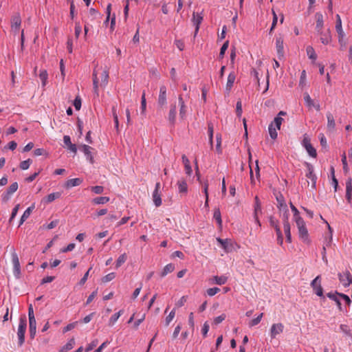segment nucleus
I'll return each mask as SVG.
<instances>
[{
  "mask_svg": "<svg viewBox=\"0 0 352 352\" xmlns=\"http://www.w3.org/2000/svg\"><path fill=\"white\" fill-rule=\"evenodd\" d=\"M295 222L298 228L300 239L305 243H309L310 240L305 222L302 218H298V220L295 221Z\"/></svg>",
  "mask_w": 352,
  "mask_h": 352,
  "instance_id": "obj_1",
  "label": "nucleus"
},
{
  "mask_svg": "<svg viewBox=\"0 0 352 352\" xmlns=\"http://www.w3.org/2000/svg\"><path fill=\"white\" fill-rule=\"evenodd\" d=\"M27 327V319L25 315H23L19 318V324L17 331V336L19 339V345L22 346L25 342V333Z\"/></svg>",
  "mask_w": 352,
  "mask_h": 352,
  "instance_id": "obj_2",
  "label": "nucleus"
},
{
  "mask_svg": "<svg viewBox=\"0 0 352 352\" xmlns=\"http://www.w3.org/2000/svg\"><path fill=\"white\" fill-rule=\"evenodd\" d=\"M217 241L226 252H232L236 249V247L237 246L236 243H235L231 239H222L221 238H217Z\"/></svg>",
  "mask_w": 352,
  "mask_h": 352,
  "instance_id": "obj_3",
  "label": "nucleus"
},
{
  "mask_svg": "<svg viewBox=\"0 0 352 352\" xmlns=\"http://www.w3.org/2000/svg\"><path fill=\"white\" fill-rule=\"evenodd\" d=\"M305 166L307 167V173L305 176L307 177V179H309L311 181V188L313 190H315L316 188L317 176L314 173V168L310 163L308 162H305Z\"/></svg>",
  "mask_w": 352,
  "mask_h": 352,
  "instance_id": "obj_4",
  "label": "nucleus"
},
{
  "mask_svg": "<svg viewBox=\"0 0 352 352\" xmlns=\"http://www.w3.org/2000/svg\"><path fill=\"white\" fill-rule=\"evenodd\" d=\"M338 276L340 283L344 287H348L352 285V275L349 270L338 273Z\"/></svg>",
  "mask_w": 352,
  "mask_h": 352,
  "instance_id": "obj_5",
  "label": "nucleus"
},
{
  "mask_svg": "<svg viewBox=\"0 0 352 352\" xmlns=\"http://www.w3.org/2000/svg\"><path fill=\"white\" fill-rule=\"evenodd\" d=\"M311 287H312L314 293L320 296L323 297V289L321 286V276L320 275L317 276L311 282L310 284Z\"/></svg>",
  "mask_w": 352,
  "mask_h": 352,
  "instance_id": "obj_6",
  "label": "nucleus"
},
{
  "mask_svg": "<svg viewBox=\"0 0 352 352\" xmlns=\"http://www.w3.org/2000/svg\"><path fill=\"white\" fill-rule=\"evenodd\" d=\"M12 262L13 264V272L16 277L19 278L21 274L19 259L14 248H12Z\"/></svg>",
  "mask_w": 352,
  "mask_h": 352,
  "instance_id": "obj_7",
  "label": "nucleus"
},
{
  "mask_svg": "<svg viewBox=\"0 0 352 352\" xmlns=\"http://www.w3.org/2000/svg\"><path fill=\"white\" fill-rule=\"evenodd\" d=\"M284 38L281 34H278L276 37V48L278 58H282L284 56Z\"/></svg>",
  "mask_w": 352,
  "mask_h": 352,
  "instance_id": "obj_8",
  "label": "nucleus"
},
{
  "mask_svg": "<svg viewBox=\"0 0 352 352\" xmlns=\"http://www.w3.org/2000/svg\"><path fill=\"white\" fill-rule=\"evenodd\" d=\"M79 149L85 154L86 159L91 163L93 164L94 162V156L92 154V151L94 150L92 147L86 145L82 144L79 146Z\"/></svg>",
  "mask_w": 352,
  "mask_h": 352,
  "instance_id": "obj_9",
  "label": "nucleus"
},
{
  "mask_svg": "<svg viewBox=\"0 0 352 352\" xmlns=\"http://www.w3.org/2000/svg\"><path fill=\"white\" fill-rule=\"evenodd\" d=\"M279 210L282 215V219L283 221V227L285 226V224L290 225L289 223V212L287 204L285 203H280L279 206Z\"/></svg>",
  "mask_w": 352,
  "mask_h": 352,
  "instance_id": "obj_10",
  "label": "nucleus"
},
{
  "mask_svg": "<svg viewBox=\"0 0 352 352\" xmlns=\"http://www.w3.org/2000/svg\"><path fill=\"white\" fill-rule=\"evenodd\" d=\"M336 30L338 34V42L342 43L343 38L344 37V32L342 30V20L339 14H336Z\"/></svg>",
  "mask_w": 352,
  "mask_h": 352,
  "instance_id": "obj_11",
  "label": "nucleus"
},
{
  "mask_svg": "<svg viewBox=\"0 0 352 352\" xmlns=\"http://www.w3.org/2000/svg\"><path fill=\"white\" fill-rule=\"evenodd\" d=\"M160 182L156 183L155 190L153 192V201L156 207H159L162 205V199L160 193Z\"/></svg>",
  "mask_w": 352,
  "mask_h": 352,
  "instance_id": "obj_12",
  "label": "nucleus"
},
{
  "mask_svg": "<svg viewBox=\"0 0 352 352\" xmlns=\"http://www.w3.org/2000/svg\"><path fill=\"white\" fill-rule=\"evenodd\" d=\"M284 329V325L280 323L273 324L270 329V336L272 338H275L276 336L283 333Z\"/></svg>",
  "mask_w": 352,
  "mask_h": 352,
  "instance_id": "obj_13",
  "label": "nucleus"
},
{
  "mask_svg": "<svg viewBox=\"0 0 352 352\" xmlns=\"http://www.w3.org/2000/svg\"><path fill=\"white\" fill-rule=\"evenodd\" d=\"M21 24V16L19 13H16L11 19V28L14 32H18Z\"/></svg>",
  "mask_w": 352,
  "mask_h": 352,
  "instance_id": "obj_14",
  "label": "nucleus"
},
{
  "mask_svg": "<svg viewBox=\"0 0 352 352\" xmlns=\"http://www.w3.org/2000/svg\"><path fill=\"white\" fill-rule=\"evenodd\" d=\"M258 213H261V206L258 197H256L253 217L254 221L257 224L258 227H261V225L258 217Z\"/></svg>",
  "mask_w": 352,
  "mask_h": 352,
  "instance_id": "obj_15",
  "label": "nucleus"
},
{
  "mask_svg": "<svg viewBox=\"0 0 352 352\" xmlns=\"http://www.w3.org/2000/svg\"><path fill=\"white\" fill-rule=\"evenodd\" d=\"M157 102L161 107H163L166 104V87L164 85L161 86L160 88Z\"/></svg>",
  "mask_w": 352,
  "mask_h": 352,
  "instance_id": "obj_16",
  "label": "nucleus"
},
{
  "mask_svg": "<svg viewBox=\"0 0 352 352\" xmlns=\"http://www.w3.org/2000/svg\"><path fill=\"white\" fill-rule=\"evenodd\" d=\"M327 129L329 131H333L336 128V122H335L333 116L332 115L331 113L328 112L327 113Z\"/></svg>",
  "mask_w": 352,
  "mask_h": 352,
  "instance_id": "obj_17",
  "label": "nucleus"
},
{
  "mask_svg": "<svg viewBox=\"0 0 352 352\" xmlns=\"http://www.w3.org/2000/svg\"><path fill=\"white\" fill-rule=\"evenodd\" d=\"M318 33L320 34V41L323 44L327 45L331 42V36L329 30H327L325 32H322L321 30Z\"/></svg>",
  "mask_w": 352,
  "mask_h": 352,
  "instance_id": "obj_18",
  "label": "nucleus"
},
{
  "mask_svg": "<svg viewBox=\"0 0 352 352\" xmlns=\"http://www.w3.org/2000/svg\"><path fill=\"white\" fill-rule=\"evenodd\" d=\"M235 79L236 76L234 72H230L228 76V80L226 87V89L228 92H229L231 90L232 87H233Z\"/></svg>",
  "mask_w": 352,
  "mask_h": 352,
  "instance_id": "obj_19",
  "label": "nucleus"
},
{
  "mask_svg": "<svg viewBox=\"0 0 352 352\" xmlns=\"http://www.w3.org/2000/svg\"><path fill=\"white\" fill-rule=\"evenodd\" d=\"M176 105L172 104L170 106V109L168 113V119L171 124H174L175 123L176 120Z\"/></svg>",
  "mask_w": 352,
  "mask_h": 352,
  "instance_id": "obj_20",
  "label": "nucleus"
},
{
  "mask_svg": "<svg viewBox=\"0 0 352 352\" xmlns=\"http://www.w3.org/2000/svg\"><path fill=\"white\" fill-rule=\"evenodd\" d=\"M327 296L331 300L335 301L339 309L342 310V305L340 302V300L339 299L340 296L339 294H336V292L335 293L329 292L327 294Z\"/></svg>",
  "mask_w": 352,
  "mask_h": 352,
  "instance_id": "obj_21",
  "label": "nucleus"
},
{
  "mask_svg": "<svg viewBox=\"0 0 352 352\" xmlns=\"http://www.w3.org/2000/svg\"><path fill=\"white\" fill-rule=\"evenodd\" d=\"M82 182V179L80 178H74L68 179L65 184V187L67 188L79 186Z\"/></svg>",
  "mask_w": 352,
  "mask_h": 352,
  "instance_id": "obj_22",
  "label": "nucleus"
},
{
  "mask_svg": "<svg viewBox=\"0 0 352 352\" xmlns=\"http://www.w3.org/2000/svg\"><path fill=\"white\" fill-rule=\"evenodd\" d=\"M182 162L185 167L186 173L188 175H190L192 172V170L191 166L190 164L189 160L185 155H182Z\"/></svg>",
  "mask_w": 352,
  "mask_h": 352,
  "instance_id": "obj_23",
  "label": "nucleus"
},
{
  "mask_svg": "<svg viewBox=\"0 0 352 352\" xmlns=\"http://www.w3.org/2000/svg\"><path fill=\"white\" fill-rule=\"evenodd\" d=\"M352 197V182L349 179L346 182V198L349 202H351Z\"/></svg>",
  "mask_w": 352,
  "mask_h": 352,
  "instance_id": "obj_24",
  "label": "nucleus"
},
{
  "mask_svg": "<svg viewBox=\"0 0 352 352\" xmlns=\"http://www.w3.org/2000/svg\"><path fill=\"white\" fill-rule=\"evenodd\" d=\"M316 29L318 32H320L322 30V28L323 27V16L321 13L317 12L316 14Z\"/></svg>",
  "mask_w": 352,
  "mask_h": 352,
  "instance_id": "obj_25",
  "label": "nucleus"
},
{
  "mask_svg": "<svg viewBox=\"0 0 352 352\" xmlns=\"http://www.w3.org/2000/svg\"><path fill=\"white\" fill-rule=\"evenodd\" d=\"M203 20V16L201 14L194 12L192 14V22L196 26V32L198 31L199 25Z\"/></svg>",
  "mask_w": 352,
  "mask_h": 352,
  "instance_id": "obj_26",
  "label": "nucleus"
},
{
  "mask_svg": "<svg viewBox=\"0 0 352 352\" xmlns=\"http://www.w3.org/2000/svg\"><path fill=\"white\" fill-rule=\"evenodd\" d=\"M34 208V206H32L29 208H28L23 212V215L21 216V220H20V223H19V226H21L23 222L29 218V217L30 216L33 209Z\"/></svg>",
  "mask_w": 352,
  "mask_h": 352,
  "instance_id": "obj_27",
  "label": "nucleus"
},
{
  "mask_svg": "<svg viewBox=\"0 0 352 352\" xmlns=\"http://www.w3.org/2000/svg\"><path fill=\"white\" fill-rule=\"evenodd\" d=\"M75 345L74 338H71L68 342L60 349V352H67L74 348Z\"/></svg>",
  "mask_w": 352,
  "mask_h": 352,
  "instance_id": "obj_28",
  "label": "nucleus"
},
{
  "mask_svg": "<svg viewBox=\"0 0 352 352\" xmlns=\"http://www.w3.org/2000/svg\"><path fill=\"white\" fill-rule=\"evenodd\" d=\"M60 196L61 193L59 192L50 193L45 198V201L46 203H51L54 201L55 199L60 198Z\"/></svg>",
  "mask_w": 352,
  "mask_h": 352,
  "instance_id": "obj_29",
  "label": "nucleus"
},
{
  "mask_svg": "<svg viewBox=\"0 0 352 352\" xmlns=\"http://www.w3.org/2000/svg\"><path fill=\"white\" fill-rule=\"evenodd\" d=\"M178 190L179 192L186 193L188 191V186L185 180L181 179L177 182Z\"/></svg>",
  "mask_w": 352,
  "mask_h": 352,
  "instance_id": "obj_30",
  "label": "nucleus"
},
{
  "mask_svg": "<svg viewBox=\"0 0 352 352\" xmlns=\"http://www.w3.org/2000/svg\"><path fill=\"white\" fill-rule=\"evenodd\" d=\"M175 270V265L172 263L167 264L161 272V276L164 277L168 273L173 272Z\"/></svg>",
  "mask_w": 352,
  "mask_h": 352,
  "instance_id": "obj_31",
  "label": "nucleus"
},
{
  "mask_svg": "<svg viewBox=\"0 0 352 352\" xmlns=\"http://www.w3.org/2000/svg\"><path fill=\"white\" fill-rule=\"evenodd\" d=\"M39 78L41 80L42 86L45 87L47 82L48 74L47 70L43 69L40 71Z\"/></svg>",
  "mask_w": 352,
  "mask_h": 352,
  "instance_id": "obj_32",
  "label": "nucleus"
},
{
  "mask_svg": "<svg viewBox=\"0 0 352 352\" xmlns=\"http://www.w3.org/2000/svg\"><path fill=\"white\" fill-rule=\"evenodd\" d=\"M122 313L123 310H120L118 312L115 313L113 315H112L109 320V325L111 327L114 325V324L117 322V320L122 314Z\"/></svg>",
  "mask_w": 352,
  "mask_h": 352,
  "instance_id": "obj_33",
  "label": "nucleus"
},
{
  "mask_svg": "<svg viewBox=\"0 0 352 352\" xmlns=\"http://www.w3.org/2000/svg\"><path fill=\"white\" fill-rule=\"evenodd\" d=\"M212 279H213V281L214 283L221 285H224L225 283H226V282L228 280V277L226 276H214Z\"/></svg>",
  "mask_w": 352,
  "mask_h": 352,
  "instance_id": "obj_34",
  "label": "nucleus"
},
{
  "mask_svg": "<svg viewBox=\"0 0 352 352\" xmlns=\"http://www.w3.org/2000/svg\"><path fill=\"white\" fill-rule=\"evenodd\" d=\"M109 201V197H96L92 200V202L94 204L100 205L104 204Z\"/></svg>",
  "mask_w": 352,
  "mask_h": 352,
  "instance_id": "obj_35",
  "label": "nucleus"
},
{
  "mask_svg": "<svg viewBox=\"0 0 352 352\" xmlns=\"http://www.w3.org/2000/svg\"><path fill=\"white\" fill-rule=\"evenodd\" d=\"M268 131L272 139L275 140L277 138L278 133L276 132V129L274 126V122H271L268 126Z\"/></svg>",
  "mask_w": 352,
  "mask_h": 352,
  "instance_id": "obj_36",
  "label": "nucleus"
},
{
  "mask_svg": "<svg viewBox=\"0 0 352 352\" xmlns=\"http://www.w3.org/2000/svg\"><path fill=\"white\" fill-rule=\"evenodd\" d=\"M213 218L217 221L219 227L222 226V219L221 215V211L219 208H216L214 211Z\"/></svg>",
  "mask_w": 352,
  "mask_h": 352,
  "instance_id": "obj_37",
  "label": "nucleus"
},
{
  "mask_svg": "<svg viewBox=\"0 0 352 352\" xmlns=\"http://www.w3.org/2000/svg\"><path fill=\"white\" fill-rule=\"evenodd\" d=\"M101 78V83L100 86L105 87L108 82L109 79V73L107 70H104L100 76Z\"/></svg>",
  "mask_w": 352,
  "mask_h": 352,
  "instance_id": "obj_38",
  "label": "nucleus"
},
{
  "mask_svg": "<svg viewBox=\"0 0 352 352\" xmlns=\"http://www.w3.org/2000/svg\"><path fill=\"white\" fill-rule=\"evenodd\" d=\"M93 85L94 92L98 95V79L97 77V72L96 70L94 71L93 73Z\"/></svg>",
  "mask_w": 352,
  "mask_h": 352,
  "instance_id": "obj_39",
  "label": "nucleus"
},
{
  "mask_svg": "<svg viewBox=\"0 0 352 352\" xmlns=\"http://www.w3.org/2000/svg\"><path fill=\"white\" fill-rule=\"evenodd\" d=\"M284 232L286 236V241L288 243L292 242V235H291V228L290 225L285 224V226H284Z\"/></svg>",
  "mask_w": 352,
  "mask_h": 352,
  "instance_id": "obj_40",
  "label": "nucleus"
},
{
  "mask_svg": "<svg viewBox=\"0 0 352 352\" xmlns=\"http://www.w3.org/2000/svg\"><path fill=\"white\" fill-rule=\"evenodd\" d=\"M307 54L310 59H312L314 60H316L317 55L312 47L308 46L307 47Z\"/></svg>",
  "mask_w": 352,
  "mask_h": 352,
  "instance_id": "obj_41",
  "label": "nucleus"
},
{
  "mask_svg": "<svg viewBox=\"0 0 352 352\" xmlns=\"http://www.w3.org/2000/svg\"><path fill=\"white\" fill-rule=\"evenodd\" d=\"M305 148L307 151V152L308 153V154L309 155V156L314 157V158L316 157V156H317L316 150L314 148V146L311 144L309 145L308 146H306Z\"/></svg>",
  "mask_w": 352,
  "mask_h": 352,
  "instance_id": "obj_42",
  "label": "nucleus"
},
{
  "mask_svg": "<svg viewBox=\"0 0 352 352\" xmlns=\"http://www.w3.org/2000/svg\"><path fill=\"white\" fill-rule=\"evenodd\" d=\"M126 261V255L125 253L121 254L116 261V266L117 268L120 267Z\"/></svg>",
  "mask_w": 352,
  "mask_h": 352,
  "instance_id": "obj_43",
  "label": "nucleus"
},
{
  "mask_svg": "<svg viewBox=\"0 0 352 352\" xmlns=\"http://www.w3.org/2000/svg\"><path fill=\"white\" fill-rule=\"evenodd\" d=\"M283 118L282 117H279V116H276L274 119V121L272 122H274V126H275L277 129H280V126L283 122Z\"/></svg>",
  "mask_w": 352,
  "mask_h": 352,
  "instance_id": "obj_44",
  "label": "nucleus"
},
{
  "mask_svg": "<svg viewBox=\"0 0 352 352\" xmlns=\"http://www.w3.org/2000/svg\"><path fill=\"white\" fill-rule=\"evenodd\" d=\"M187 112V107L186 104L179 106V117L182 120L186 118Z\"/></svg>",
  "mask_w": 352,
  "mask_h": 352,
  "instance_id": "obj_45",
  "label": "nucleus"
},
{
  "mask_svg": "<svg viewBox=\"0 0 352 352\" xmlns=\"http://www.w3.org/2000/svg\"><path fill=\"white\" fill-rule=\"evenodd\" d=\"M175 316V309H173L166 318V325L168 326Z\"/></svg>",
  "mask_w": 352,
  "mask_h": 352,
  "instance_id": "obj_46",
  "label": "nucleus"
},
{
  "mask_svg": "<svg viewBox=\"0 0 352 352\" xmlns=\"http://www.w3.org/2000/svg\"><path fill=\"white\" fill-rule=\"evenodd\" d=\"M32 163V160L30 159H28L27 160H24L20 163V168L22 170H27L29 168L30 164Z\"/></svg>",
  "mask_w": 352,
  "mask_h": 352,
  "instance_id": "obj_47",
  "label": "nucleus"
},
{
  "mask_svg": "<svg viewBox=\"0 0 352 352\" xmlns=\"http://www.w3.org/2000/svg\"><path fill=\"white\" fill-rule=\"evenodd\" d=\"M229 45V41H226L221 47L219 52V58H222L224 56L225 52L227 50Z\"/></svg>",
  "mask_w": 352,
  "mask_h": 352,
  "instance_id": "obj_48",
  "label": "nucleus"
},
{
  "mask_svg": "<svg viewBox=\"0 0 352 352\" xmlns=\"http://www.w3.org/2000/svg\"><path fill=\"white\" fill-rule=\"evenodd\" d=\"M98 343V341L97 339L92 340L86 347L85 352H89L90 351L94 349V348H95L97 346Z\"/></svg>",
  "mask_w": 352,
  "mask_h": 352,
  "instance_id": "obj_49",
  "label": "nucleus"
},
{
  "mask_svg": "<svg viewBox=\"0 0 352 352\" xmlns=\"http://www.w3.org/2000/svg\"><path fill=\"white\" fill-rule=\"evenodd\" d=\"M263 314L261 313L256 318L252 320L250 322V326L253 327V326L258 324L261 322V320L263 318Z\"/></svg>",
  "mask_w": 352,
  "mask_h": 352,
  "instance_id": "obj_50",
  "label": "nucleus"
},
{
  "mask_svg": "<svg viewBox=\"0 0 352 352\" xmlns=\"http://www.w3.org/2000/svg\"><path fill=\"white\" fill-rule=\"evenodd\" d=\"M290 207H291V209L292 210V212H294V221L296 220H298V218H302L300 216V214H299V211L298 210V209L293 205V204L291 202L290 203Z\"/></svg>",
  "mask_w": 352,
  "mask_h": 352,
  "instance_id": "obj_51",
  "label": "nucleus"
},
{
  "mask_svg": "<svg viewBox=\"0 0 352 352\" xmlns=\"http://www.w3.org/2000/svg\"><path fill=\"white\" fill-rule=\"evenodd\" d=\"M302 146L305 148L306 146H308L309 145H311V140L307 134H305L303 135V139L302 140L301 143Z\"/></svg>",
  "mask_w": 352,
  "mask_h": 352,
  "instance_id": "obj_52",
  "label": "nucleus"
},
{
  "mask_svg": "<svg viewBox=\"0 0 352 352\" xmlns=\"http://www.w3.org/2000/svg\"><path fill=\"white\" fill-rule=\"evenodd\" d=\"M272 14H273V20H272L271 28L270 30V34H271L272 32V31L275 28L277 21H278V16L274 10H272Z\"/></svg>",
  "mask_w": 352,
  "mask_h": 352,
  "instance_id": "obj_53",
  "label": "nucleus"
},
{
  "mask_svg": "<svg viewBox=\"0 0 352 352\" xmlns=\"http://www.w3.org/2000/svg\"><path fill=\"white\" fill-rule=\"evenodd\" d=\"M304 100L306 103V104L309 107H311L312 105H314V100L311 98L310 96L308 94H305L304 95Z\"/></svg>",
  "mask_w": 352,
  "mask_h": 352,
  "instance_id": "obj_54",
  "label": "nucleus"
},
{
  "mask_svg": "<svg viewBox=\"0 0 352 352\" xmlns=\"http://www.w3.org/2000/svg\"><path fill=\"white\" fill-rule=\"evenodd\" d=\"M115 277H116L115 273L114 272H111V273L107 274L106 276H104L102 278V280L104 283H107V282H109V281L112 280Z\"/></svg>",
  "mask_w": 352,
  "mask_h": 352,
  "instance_id": "obj_55",
  "label": "nucleus"
},
{
  "mask_svg": "<svg viewBox=\"0 0 352 352\" xmlns=\"http://www.w3.org/2000/svg\"><path fill=\"white\" fill-rule=\"evenodd\" d=\"M208 136H209V142L211 145H212V139H213V125L212 123H208Z\"/></svg>",
  "mask_w": 352,
  "mask_h": 352,
  "instance_id": "obj_56",
  "label": "nucleus"
},
{
  "mask_svg": "<svg viewBox=\"0 0 352 352\" xmlns=\"http://www.w3.org/2000/svg\"><path fill=\"white\" fill-rule=\"evenodd\" d=\"M220 291L219 287H212L207 289L206 293L209 296H213Z\"/></svg>",
  "mask_w": 352,
  "mask_h": 352,
  "instance_id": "obj_57",
  "label": "nucleus"
},
{
  "mask_svg": "<svg viewBox=\"0 0 352 352\" xmlns=\"http://www.w3.org/2000/svg\"><path fill=\"white\" fill-rule=\"evenodd\" d=\"M340 329L342 332H343L344 333H345L346 335H348L349 336H351L352 334L351 333V330L349 328V327L346 324H341L340 326Z\"/></svg>",
  "mask_w": 352,
  "mask_h": 352,
  "instance_id": "obj_58",
  "label": "nucleus"
},
{
  "mask_svg": "<svg viewBox=\"0 0 352 352\" xmlns=\"http://www.w3.org/2000/svg\"><path fill=\"white\" fill-rule=\"evenodd\" d=\"M18 186H19L17 182L12 183L7 190L8 191V194H13L18 189Z\"/></svg>",
  "mask_w": 352,
  "mask_h": 352,
  "instance_id": "obj_59",
  "label": "nucleus"
},
{
  "mask_svg": "<svg viewBox=\"0 0 352 352\" xmlns=\"http://www.w3.org/2000/svg\"><path fill=\"white\" fill-rule=\"evenodd\" d=\"M92 192L95 194H102L104 191V188L102 186H95L91 188Z\"/></svg>",
  "mask_w": 352,
  "mask_h": 352,
  "instance_id": "obj_60",
  "label": "nucleus"
},
{
  "mask_svg": "<svg viewBox=\"0 0 352 352\" xmlns=\"http://www.w3.org/2000/svg\"><path fill=\"white\" fill-rule=\"evenodd\" d=\"M82 28L79 22L76 23L75 25V36L78 38L81 33Z\"/></svg>",
  "mask_w": 352,
  "mask_h": 352,
  "instance_id": "obj_61",
  "label": "nucleus"
},
{
  "mask_svg": "<svg viewBox=\"0 0 352 352\" xmlns=\"http://www.w3.org/2000/svg\"><path fill=\"white\" fill-rule=\"evenodd\" d=\"M226 314H222L221 315L214 318V323L215 324H219V323H221L226 319Z\"/></svg>",
  "mask_w": 352,
  "mask_h": 352,
  "instance_id": "obj_62",
  "label": "nucleus"
},
{
  "mask_svg": "<svg viewBox=\"0 0 352 352\" xmlns=\"http://www.w3.org/2000/svg\"><path fill=\"white\" fill-rule=\"evenodd\" d=\"M77 323H78V322H72V323H69V324H67L66 327H64L63 333H66L69 331H71L74 328H75Z\"/></svg>",
  "mask_w": 352,
  "mask_h": 352,
  "instance_id": "obj_63",
  "label": "nucleus"
},
{
  "mask_svg": "<svg viewBox=\"0 0 352 352\" xmlns=\"http://www.w3.org/2000/svg\"><path fill=\"white\" fill-rule=\"evenodd\" d=\"M74 106L75 109L78 111L81 107V99L79 96H77L74 101Z\"/></svg>",
  "mask_w": 352,
  "mask_h": 352,
  "instance_id": "obj_64",
  "label": "nucleus"
}]
</instances>
